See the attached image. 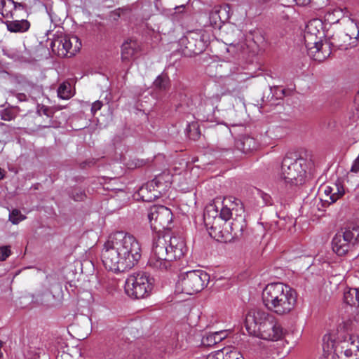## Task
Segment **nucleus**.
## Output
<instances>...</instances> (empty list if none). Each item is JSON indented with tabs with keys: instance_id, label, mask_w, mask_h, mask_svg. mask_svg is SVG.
Listing matches in <instances>:
<instances>
[{
	"instance_id": "obj_19",
	"label": "nucleus",
	"mask_w": 359,
	"mask_h": 359,
	"mask_svg": "<svg viewBox=\"0 0 359 359\" xmlns=\"http://www.w3.org/2000/svg\"><path fill=\"white\" fill-rule=\"evenodd\" d=\"M359 24H351L349 32L341 34V38L344 43L337 44L341 50H347L357 45V39L359 36Z\"/></svg>"
},
{
	"instance_id": "obj_49",
	"label": "nucleus",
	"mask_w": 359,
	"mask_h": 359,
	"mask_svg": "<svg viewBox=\"0 0 359 359\" xmlns=\"http://www.w3.org/2000/svg\"><path fill=\"white\" fill-rule=\"evenodd\" d=\"M189 138H191V139H195L196 137H191V134H188Z\"/></svg>"
},
{
	"instance_id": "obj_45",
	"label": "nucleus",
	"mask_w": 359,
	"mask_h": 359,
	"mask_svg": "<svg viewBox=\"0 0 359 359\" xmlns=\"http://www.w3.org/2000/svg\"><path fill=\"white\" fill-rule=\"evenodd\" d=\"M5 22H22V23H24V22H29L27 20H13V21H9V20H7Z\"/></svg>"
},
{
	"instance_id": "obj_11",
	"label": "nucleus",
	"mask_w": 359,
	"mask_h": 359,
	"mask_svg": "<svg viewBox=\"0 0 359 359\" xmlns=\"http://www.w3.org/2000/svg\"><path fill=\"white\" fill-rule=\"evenodd\" d=\"M147 219L151 228L155 231L168 229L172 221L171 210L163 205H154L147 213Z\"/></svg>"
},
{
	"instance_id": "obj_14",
	"label": "nucleus",
	"mask_w": 359,
	"mask_h": 359,
	"mask_svg": "<svg viewBox=\"0 0 359 359\" xmlns=\"http://www.w3.org/2000/svg\"><path fill=\"white\" fill-rule=\"evenodd\" d=\"M325 36L323 24H306L304 29L305 46L316 44Z\"/></svg>"
},
{
	"instance_id": "obj_21",
	"label": "nucleus",
	"mask_w": 359,
	"mask_h": 359,
	"mask_svg": "<svg viewBox=\"0 0 359 359\" xmlns=\"http://www.w3.org/2000/svg\"><path fill=\"white\" fill-rule=\"evenodd\" d=\"M230 18L229 5L215 6L210 13V22H226Z\"/></svg>"
},
{
	"instance_id": "obj_12",
	"label": "nucleus",
	"mask_w": 359,
	"mask_h": 359,
	"mask_svg": "<svg viewBox=\"0 0 359 359\" xmlns=\"http://www.w3.org/2000/svg\"><path fill=\"white\" fill-rule=\"evenodd\" d=\"M162 180L163 176H158L147 182L139 189L137 196L146 202H151L160 198L168 187V184L163 183Z\"/></svg>"
},
{
	"instance_id": "obj_40",
	"label": "nucleus",
	"mask_w": 359,
	"mask_h": 359,
	"mask_svg": "<svg viewBox=\"0 0 359 359\" xmlns=\"http://www.w3.org/2000/svg\"><path fill=\"white\" fill-rule=\"evenodd\" d=\"M351 171L353 172H358L359 171V154L358 156L353 161L351 168Z\"/></svg>"
},
{
	"instance_id": "obj_38",
	"label": "nucleus",
	"mask_w": 359,
	"mask_h": 359,
	"mask_svg": "<svg viewBox=\"0 0 359 359\" xmlns=\"http://www.w3.org/2000/svg\"><path fill=\"white\" fill-rule=\"evenodd\" d=\"M37 111L39 114H44L48 117H51L53 114L51 109L44 105L39 106Z\"/></svg>"
},
{
	"instance_id": "obj_33",
	"label": "nucleus",
	"mask_w": 359,
	"mask_h": 359,
	"mask_svg": "<svg viewBox=\"0 0 359 359\" xmlns=\"http://www.w3.org/2000/svg\"><path fill=\"white\" fill-rule=\"evenodd\" d=\"M187 12L185 8V5L176 6L174 11L171 13L173 20H179L182 19L187 15Z\"/></svg>"
},
{
	"instance_id": "obj_31",
	"label": "nucleus",
	"mask_w": 359,
	"mask_h": 359,
	"mask_svg": "<svg viewBox=\"0 0 359 359\" xmlns=\"http://www.w3.org/2000/svg\"><path fill=\"white\" fill-rule=\"evenodd\" d=\"M218 100H219L218 96L213 97H206L201 103L200 110L201 109V108L203 106H205V111L207 112L211 113L214 109L215 102H218Z\"/></svg>"
},
{
	"instance_id": "obj_9",
	"label": "nucleus",
	"mask_w": 359,
	"mask_h": 359,
	"mask_svg": "<svg viewBox=\"0 0 359 359\" xmlns=\"http://www.w3.org/2000/svg\"><path fill=\"white\" fill-rule=\"evenodd\" d=\"M359 241V226L352 224L337 232L332 238V246L333 251L339 256L345 255L351 245Z\"/></svg>"
},
{
	"instance_id": "obj_15",
	"label": "nucleus",
	"mask_w": 359,
	"mask_h": 359,
	"mask_svg": "<svg viewBox=\"0 0 359 359\" xmlns=\"http://www.w3.org/2000/svg\"><path fill=\"white\" fill-rule=\"evenodd\" d=\"M345 194L344 189L340 182L335 183L332 187L327 186L324 189V194L320 198L322 206L326 207L335 203Z\"/></svg>"
},
{
	"instance_id": "obj_26",
	"label": "nucleus",
	"mask_w": 359,
	"mask_h": 359,
	"mask_svg": "<svg viewBox=\"0 0 359 359\" xmlns=\"http://www.w3.org/2000/svg\"><path fill=\"white\" fill-rule=\"evenodd\" d=\"M344 301L348 305L359 306V288H349L345 290Z\"/></svg>"
},
{
	"instance_id": "obj_7",
	"label": "nucleus",
	"mask_w": 359,
	"mask_h": 359,
	"mask_svg": "<svg viewBox=\"0 0 359 359\" xmlns=\"http://www.w3.org/2000/svg\"><path fill=\"white\" fill-rule=\"evenodd\" d=\"M210 276L203 270H192L180 273L175 285V291L192 295L202 291L207 286Z\"/></svg>"
},
{
	"instance_id": "obj_32",
	"label": "nucleus",
	"mask_w": 359,
	"mask_h": 359,
	"mask_svg": "<svg viewBox=\"0 0 359 359\" xmlns=\"http://www.w3.org/2000/svg\"><path fill=\"white\" fill-rule=\"evenodd\" d=\"M25 219L26 217L22 215L20 211L18 209H13L10 212L9 221L13 224H18Z\"/></svg>"
},
{
	"instance_id": "obj_39",
	"label": "nucleus",
	"mask_w": 359,
	"mask_h": 359,
	"mask_svg": "<svg viewBox=\"0 0 359 359\" xmlns=\"http://www.w3.org/2000/svg\"><path fill=\"white\" fill-rule=\"evenodd\" d=\"M102 102L101 101L97 100L92 104L91 107V112L93 114H95L98 110H100L102 107Z\"/></svg>"
},
{
	"instance_id": "obj_43",
	"label": "nucleus",
	"mask_w": 359,
	"mask_h": 359,
	"mask_svg": "<svg viewBox=\"0 0 359 359\" xmlns=\"http://www.w3.org/2000/svg\"><path fill=\"white\" fill-rule=\"evenodd\" d=\"M56 359H70L69 355L63 353L60 355L57 356Z\"/></svg>"
},
{
	"instance_id": "obj_10",
	"label": "nucleus",
	"mask_w": 359,
	"mask_h": 359,
	"mask_svg": "<svg viewBox=\"0 0 359 359\" xmlns=\"http://www.w3.org/2000/svg\"><path fill=\"white\" fill-rule=\"evenodd\" d=\"M81 48V41L76 36H57L50 43L53 53L61 57L74 56Z\"/></svg>"
},
{
	"instance_id": "obj_34",
	"label": "nucleus",
	"mask_w": 359,
	"mask_h": 359,
	"mask_svg": "<svg viewBox=\"0 0 359 359\" xmlns=\"http://www.w3.org/2000/svg\"><path fill=\"white\" fill-rule=\"evenodd\" d=\"M257 194L259 198L262 199L263 204L266 205H272V198L271 196L261 190L257 191Z\"/></svg>"
},
{
	"instance_id": "obj_22",
	"label": "nucleus",
	"mask_w": 359,
	"mask_h": 359,
	"mask_svg": "<svg viewBox=\"0 0 359 359\" xmlns=\"http://www.w3.org/2000/svg\"><path fill=\"white\" fill-rule=\"evenodd\" d=\"M207 359H244L240 351L235 348H224L211 353Z\"/></svg>"
},
{
	"instance_id": "obj_44",
	"label": "nucleus",
	"mask_w": 359,
	"mask_h": 359,
	"mask_svg": "<svg viewBox=\"0 0 359 359\" xmlns=\"http://www.w3.org/2000/svg\"><path fill=\"white\" fill-rule=\"evenodd\" d=\"M187 39V36H183L180 39L179 42L181 45H185Z\"/></svg>"
},
{
	"instance_id": "obj_3",
	"label": "nucleus",
	"mask_w": 359,
	"mask_h": 359,
	"mask_svg": "<svg viewBox=\"0 0 359 359\" xmlns=\"http://www.w3.org/2000/svg\"><path fill=\"white\" fill-rule=\"evenodd\" d=\"M245 328L248 334L263 340L277 341L283 339L285 331L277 318L260 309L248 311L245 317Z\"/></svg>"
},
{
	"instance_id": "obj_27",
	"label": "nucleus",
	"mask_w": 359,
	"mask_h": 359,
	"mask_svg": "<svg viewBox=\"0 0 359 359\" xmlns=\"http://www.w3.org/2000/svg\"><path fill=\"white\" fill-rule=\"evenodd\" d=\"M154 85L156 88L160 90H165L170 85L168 76L165 73L158 75L154 81Z\"/></svg>"
},
{
	"instance_id": "obj_13",
	"label": "nucleus",
	"mask_w": 359,
	"mask_h": 359,
	"mask_svg": "<svg viewBox=\"0 0 359 359\" xmlns=\"http://www.w3.org/2000/svg\"><path fill=\"white\" fill-rule=\"evenodd\" d=\"M308 55L318 62L326 60L332 53L331 43L327 41H318L316 44L306 46Z\"/></svg>"
},
{
	"instance_id": "obj_1",
	"label": "nucleus",
	"mask_w": 359,
	"mask_h": 359,
	"mask_svg": "<svg viewBox=\"0 0 359 359\" xmlns=\"http://www.w3.org/2000/svg\"><path fill=\"white\" fill-rule=\"evenodd\" d=\"M141 257V247L133 235L123 231L111 234L102 251V262L106 269L114 273L132 269Z\"/></svg>"
},
{
	"instance_id": "obj_30",
	"label": "nucleus",
	"mask_w": 359,
	"mask_h": 359,
	"mask_svg": "<svg viewBox=\"0 0 359 359\" xmlns=\"http://www.w3.org/2000/svg\"><path fill=\"white\" fill-rule=\"evenodd\" d=\"M16 115L15 110L13 107H8L0 111L1 119L6 121L13 120Z\"/></svg>"
},
{
	"instance_id": "obj_47",
	"label": "nucleus",
	"mask_w": 359,
	"mask_h": 359,
	"mask_svg": "<svg viewBox=\"0 0 359 359\" xmlns=\"http://www.w3.org/2000/svg\"><path fill=\"white\" fill-rule=\"evenodd\" d=\"M4 177V170L0 168V180H2Z\"/></svg>"
},
{
	"instance_id": "obj_37",
	"label": "nucleus",
	"mask_w": 359,
	"mask_h": 359,
	"mask_svg": "<svg viewBox=\"0 0 359 359\" xmlns=\"http://www.w3.org/2000/svg\"><path fill=\"white\" fill-rule=\"evenodd\" d=\"M11 252L9 246L0 247V261L6 260L11 255Z\"/></svg>"
},
{
	"instance_id": "obj_5",
	"label": "nucleus",
	"mask_w": 359,
	"mask_h": 359,
	"mask_svg": "<svg viewBox=\"0 0 359 359\" xmlns=\"http://www.w3.org/2000/svg\"><path fill=\"white\" fill-rule=\"evenodd\" d=\"M349 323H344L337 328V339L330 335L323 337V349L327 356L333 353L332 359H359V339L349 331Z\"/></svg>"
},
{
	"instance_id": "obj_23",
	"label": "nucleus",
	"mask_w": 359,
	"mask_h": 359,
	"mask_svg": "<svg viewBox=\"0 0 359 359\" xmlns=\"http://www.w3.org/2000/svg\"><path fill=\"white\" fill-rule=\"evenodd\" d=\"M258 147V142L250 136H245L236 142V147L245 154L257 149Z\"/></svg>"
},
{
	"instance_id": "obj_17",
	"label": "nucleus",
	"mask_w": 359,
	"mask_h": 359,
	"mask_svg": "<svg viewBox=\"0 0 359 359\" xmlns=\"http://www.w3.org/2000/svg\"><path fill=\"white\" fill-rule=\"evenodd\" d=\"M141 51V43L133 38H128L121 46V58L123 60L129 61L136 57Z\"/></svg>"
},
{
	"instance_id": "obj_29",
	"label": "nucleus",
	"mask_w": 359,
	"mask_h": 359,
	"mask_svg": "<svg viewBox=\"0 0 359 359\" xmlns=\"http://www.w3.org/2000/svg\"><path fill=\"white\" fill-rule=\"evenodd\" d=\"M11 32L23 33L29 30L30 24H6Z\"/></svg>"
},
{
	"instance_id": "obj_8",
	"label": "nucleus",
	"mask_w": 359,
	"mask_h": 359,
	"mask_svg": "<svg viewBox=\"0 0 359 359\" xmlns=\"http://www.w3.org/2000/svg\"><path fill=\"white\" fill-rule=\"evenodd\" d=\"M125 292L133 299H144L149 297L154 288V278L146 272L130 275L125 283Z\"/></svg>"
},
{
	"instance_id": "obj_24",
	"label": "nucleus",
	"mask_w": 359,
	"mask_h": 359,
	"mask_svg": "<svg viewBox=\"0 0 359 359\" xmlns=\"http://www.w3.org/2000/svg\"><path fill=\"white\" fill-rule=\"evenodd\" d=\"M131 14L132 11L130 8H118L110 13L109 20L111 21H126L130 18Z\"/></svg>"
},
{
	"instance_id": "obj_42",
	"label": "nucleus",
	"mask_w": 359,
	"mask_h": 359,
	"mask_svg": "<svg viewBox=\"0 0 359 359\" xmlns=\"http://www.w3.org/2000/svg\"><path fill=\"white\" fill-rule=\"evenodd\" d=\"M286 224V219H280L278 221L276 222V224L277 226L280 229L284 228L285 224Z\"/></svg>"
},
{
	"instance_id": "obj_53",
	"label": "nucleus",
	"mask_w": 359,
	"mask_h": 359,
	"mask_svg": "<svg viewBox=\"0 0 359 359\" xmlns=\"http://www.w3.org/2000/svg\"><path fill=\"white\" fill-rule=\"evenodd\" d=\"M199 133H196V137H197Z\"/></svg>"
},
{
	"instance_id": "obj_48",
	"label": "nucleus",
	"mask_w": 359,
	"mask_h": 359,
	"mask_svg": "<svg viewBox=\"0 0 359 359\" xmlns=\"http://www.w3.org/2000/svg\"><path fill=\"white\" fill-rule=\"evenodd\" d=\"M208 116H208V114L207 116H203L201 118V119H205V118H207V119H208Z\"/></svg>"
},
{
	"instance_id": "obj_2",
	"label": "nucleus",
	"mask_w": 359,
	"mask_h": 359,
	"mask_svg": "<svg viewBox=\"0 0 359 359\" xmlns=\"http://www.w3.org/2000/svg\"><path fill=\"white\" fill-rule=\"evenodd\" d=\"M187 250L183 238L168 234L158 236L153 243L147 265L155 271H167L171 269L173 261L182 257Z\"/></svg>"
},
{
	"instance_id": "obj_35",
	"label": "nucleus",
	"mask_w": 359,
	"mask_h": 359,
	"mask_svg": "<svg viewBox=\"0 0 359 359\" xmlns=\"http://www.w3.org/2000/svg\"><path fill=\"white\" fill-rule=\"evenodd\" d=\"M71 197L76 201H81L86 197L85 193L79 189H74L71 193Z\"/></svg>"
},
{
	"instance_id": "obj_50",
	"label": "nucleus",
	"mask_w": 359,
	"mask_h": 359,
	"mask_svg": "<svg viewBox=\"0 0 359 359\" xmlns=\"http://www.w3.org/2000/svg\"><path fill=\"white\" fill-rule=\"evenodd\" d=\"M8 3L11 4H14V1L13 0H8Z\"/></svg>"
},
{
	"instance_id": "obj_16",
	"label": "nucleus",
	"mask_w": 359,
	"mask_h": 359,
	"mask_svg": "<svg viewBox=\"0 0 359 359\" xmlns=\"http://www.w3.org/2000/svg\"><path fill=\"white\" fill-rule=\"evenodd\" d=\"M239 211H243V206L240 200L232 197L225 198L219 214V221L226 222L231 218L233 212Z\"/></svg>"
},
{
	"instance_id": "obj_18",
	"label": "nucleus",
	"mask_w": 359,
	"mask_h": 359,
	"mask_svg": "<svg viewBox=\"0 0 359 359\" xmlns=\"http://www.w3.org/2000/svg\"><path fill=\"white\" fill-rule=\"evenodd\" d=\"M203 219L207 228L215 231L219 230V217L215 205L210 204L206 206L203 214Z\"/></svg>"
},
{
	"instance_id": "obj_20",
	"label": "nucleus",
	"mask_w": 359,
	"mask_h": 359,
	"mask_svg": "<svg viewBox=\"0 0 359 359\" xmlns=\"http://www.w3.org/2000/svg\"><path fill=\"white\" fill-rule=\"evenodd\" d=\"M342 17H346L348 20H351L352 22H357V19L352 18V15L346 9L334 8L332 11H327L325 15L323 21L320 20L321 22H339Z\"/></svg>"
},
{
	"instance_id": "obj_25",
	"label": "nucleus",
	"mask_w": 359,
	"mask_h": 359,
	"mask_svg": "<svg viewBox=\"0 0 359 359\" xmlns=\"http://www.w3.org/2000/svg\"><path fill=\"white\" fill-rule=\"evenodd\" d=\"M226 337V333L224 331L209 333L203 338L202 343L204 346H212L222 341Z\"/></svg>"
},
{
	"instance_id": "obj_41",
	"label": "nucleus",
	"mask_w": 359,
	"mask_h": 359,
	"mask_svg": "<svg viewBox=\"0 0 359 359\" xmlns=\"http://www.w3.org/2000/svg\"><path fill=\"white\" fill-rule=\"evenodd\" d=\"M294 1H295L297 5L304 6L309 4L311 0H294Z\"/></svg>"
},
{
	"instance_id": "obj_36",
	"label": "nucleus",
	"mask_w": 359,
	"mask_h": 359,
	"mask_svg": "<svg viewBox=\"0 0 359 359\" xmlns=\"http://www.w3.org/2000/svg\"><path fill=\"white\" fill-rule=\"evenodd\" d=\"M5 55L8 57L15 60H21L22 59V56L20 52L16 50H4Z\"/></svg>"
},
{
	"instance_id": "obj_51",
	"label": "nucleus",
	"mask_w": 359,
	"mask_h": 359,
	"mask_svg": "<svg viewBox=\"0 0 359 359\" xmlns=\"http://www.w3.org/2000/svg\"><path fill=\"white\" fill-rule=\"evenodd\" d=\"M281 93H282V94H283V95H284V93H285V90H281Z\"/></svg>"
},
{
	"instance_id": "obj_6",
	"label": "nucleus",
	"mask_w": 359,
	"mask_h": 359,
	"mask_svg": "<svg viewBox=\"0 0 359 359\" xmlns=\"http://www.w3.org/2000/svg\"><path fill=\"white\" fill-rule=\"evenodd\" d=\"M307 169L306 159L285 156L282 162L278 179L291 187L302 184L305 182Z\"/></svg>"
},
{
	"instance_id": "obj_28",
	"label": "nucleus",
	"mask_w": 359,
	"mask_h": 359,
	"mask_svg": "<svg viewBox=\"0 0 359 359\" xmlns=\"http://www.w3.org/2000/svg\"><path fill=\"white\" fill-rule=\"evenodd\" d=\"M57 95L63 100H68L72 97L71 86L69 83H62L57 89Z\"/></svg>"
},
{
	"instance_id": "obj_46",
	"label": "nucleus",
	"mask_w": 359,
	"mask_h": 359,
	"mask_svg": "<svg viewBox=\"0 0 359 359\" xmlns=\"http://www.w3.org/2000/svg\"><path fill=\"white\" fill-rule=\"evenodd\" d=\"M266 3H267V1H266V0H259V1H258V4H259L261 6H263V4H266Z\"/></svg>"
},
{
	"instance_id": "obj_52",
	"label": "nucleus",
	"mask_w": 359,
	"mask_h": 359,
	"mask_svg": "<svg viewBox=\"0 0 359 359\" xmlns=\"http://www.w3.org/2000/svg\"><path fill=\"white\" fill-rule=\"evenodd\" d=\"M197 32H198V34H201V30H198Z\"/></svg>"
},
{
	"instance_id": "obj_4",
	"label": "nucleus",
	"mask_w": 359,
	"mask_h": 359,
	"mask_svg": "<svg viewBox=\"0 0 359 359\" xmlns=\"http://www.w3.org/2000/svg\"><path fill=\"white\" fill-rule=\"evenodd\" d=\"M296 291L282 283H271L265 286L262 294L263 304L278 316L290 313L297 303Z\"/></svg>"
}]
</instances>
